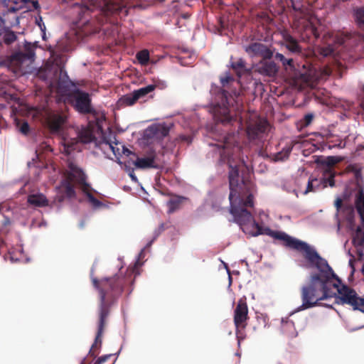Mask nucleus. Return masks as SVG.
<instances>
[{
  "mask_svg": "<svg viewBox=\"0 0 364 364\" xmlns=\"http://www.w3.org/2000/svg\"><path fill=\"white\" fill-rule=\"evenodd\" d=\"M305 259L314 265L318 272L311 273L309 282L301 289L302 304L297 311H302L318 305L320 301L336 296L333 287H338L334 279L341 283V279L334 273L328 262L322 258L310 245L303 250Z\"/></svg>",
  "mask_w": 364,
  "mask_h": 364,
  "instance_id": "f257e3e1",
  "label": "nucleus"
},
{
  "mask_svg": "<svg viewBox=\"0 0 364 364\" xmlns=\"http://www.w3.org/2000/svg\"><path fill=\"white\" fill-rule=\"evenodd\" d=\"M127 0H90L80 6V19L83 21L85 35L98 33L105 23L115 24L117 16H127Z\"/></svg>",
  "mask_w": 364,
  "mask_h": 364,
  "instance_id": "f03ea898",
  "label": "nucleus"
},
{
  "mask_svg": "<svg viewBox=\"0 0 364 364\" xmlns=\"http://www.w3.org/2000/svg\"><path fill=\"white\" fill-rule=\"evenodd\" d=\"M92 284L99 292L100 304L98 310V326L94 343L89 351V355L95 358L102 346V337L104 332L106 319L110 309L123 291L126 284V278L115 275L112 277H105L101 279H92Z\"/></svg>",
  "mask_w": 364,
  "mask_h": 364,
  "instance_id": "7ed1b4c3",
  "label": "nucleus"
},
{
  "mask_svg": "<svg viewBox=\"0 0 364 364\" xmlns=\"http://www.w3.org/2000/svg\"><path fill=\"white\" fill-rule=\"evenodd\" d=\"M230 203V213L233 215L235 221L240 226L242 231L249 234L250 232L248 230L247 225L249 224L254 227V217L251 212L247 210L249 208L254 207V200L252 194H249L246 199L239 198L238 203H236L232 200Z\"/></svg>",
  "mask_w": 364,
  "mask_h": 364,
  "instance_id": "20e7f679",
  "label": "nucleus"
},
{
  "mask_svg": "<svg viewBox=\"0 0 364 364\" xmlns=\"http://www.w3.org/2000/svg\"><path fill=\"white\" fill-rule=\"evenodd\" d=\"M35 50L34 45L26 42L23 48L13 52L6 58L5 63L14 73H22L34 61Z\"/></svg>",
  "mask_w": 364,
  "mask_h": 364,
  "instance_id": "39448f33",
  "label": "nucleus"
},
{
  "mask_svg": "<svg viewBox=\"0 0 364 364\" xmlns=\"http://www.w3.org/2000/svg\"><path fill=\"white\" fill-rule=\"evenodd\" d=\"M253 228H255L256 231H250L249 235L251 236L256 237L259 235H267L272 237L274 239L283 241L284 245L286 247L297 250L299 252H302L309 246V245L306 242L293 237L284 232L274 231L269 228L263 229L256 221H254Z\"/></svg>",
  "mask_w": 364,
  "mask_h": 364,
  "instance_id": "423d86ee",
  "label": "nucleus"
},
{
  "mask_svg": "<svg viewBox=\"0 0 364 364\" xmlns=\"http://www.w3.org/2000/svg\"><path fill=\"white\" fill-rule=\"evenodd\" d=\"M338 287H333L336 289L338 296H336V301L338 304L348 305L353 310H358L364 313V298L358 296L357 292L351 287L342 284L338 282Z\"/></svg>",
  "mask_w": 364,
  "mask_h": 364,
  "instance_id": "0eeeda50",
  "label": "nucleus"
},
{
  "mask_svg": "<svg viewBox=\"0 0 364 364\" xmlns=\"http://www.w3.org/2000/svg\"><path fill=\"white\" fill-rule=\"evenodd\" d=\"M355 205L360 221L353 233L352 243L357 249L358 257L361 258L364 250V193L362 191L357 195Z\"/></svg>",
  "mask_w": 364,
  "mask_h": 364,
  "instance_id": "6e6552de",
  "label": "nucleus"
},
{
  "mask_svg": "<svg viewBox=\"0 0 364 364\" xmlns=\"http://www.w3.org/2000/svg\"><path fill=\"white\" fill-rule=\"evenodd\" d=\"M230 94L224 89H220L217 97L220 100L213 106V112L217 122L222 124H228L233 120L230 114V102L228 97Z\"/></svg>",
  "mask_w": 364,
  "mask_h": 364,
  "instance_id": "1a4fd4ad",
  "label": "nucleus"
},
{
  "mask_svg": "<svg viewBox=\"0 0 364 364\" xmlns=\"http://www.w3.org/2000/svg\"><path fill=\"white\" fill-rule=\"evenodd\" d=\"M80 114H94L95 111L92 107V101L90 95L80 89H74V92L66 102Z\"/></svg>",
  "mask_w": 364,
  "mask_h": 364,
  "instance_id": "9d476101",
  "label": "nucleus"
},
{
  "mask_svg": "<svg viewBox=\"0 0 364 364\" xmlns=\"http://www.w3.org/2000/svg\"><path fill=\"white\" fill-rule=\"evenodd\" d=\"M277 60L280 61L287 71L289 70V78L295 86H301L303 83H308L310 81V75L307 72L300 73L295 70L294 60L292 58H286L282 53H277L274 55Z\"/></svg>",
  "mask_w": 364,
  "mask_h": 364,
  "instance_id": "9b49d317",
  "label": "nucleus"
},
{
  "mask_svg": "<svg viewBox=\"0 0 364 364\" xmlns=\"http://www.w3.org/2000/svg\"><path fill=\"white\" fill-rule=\"evenodd\" d=\"M248 318V307L246 299L242 298L237 301L234 310L233 317L234 324L236 328V335L239 341L240 339H243L242 334L247 325Z\"/></svg>",
  "mask_w": 364,
  "mask_h": 364,
  "instance_id": "f8f14e48",
  "label": "nucleus"
},
{
  "mask_svg": "<svg viewBox=\"0 0 364 364\" xmlns=\"http://www.w3.org/2000/svg\"><path fill=\"white\" fill-rule=\"evenodd\" d=\"M156 87V86L155 85H149L146 87L135 90L132 92L124 95L120 99V102L127 106H132L139 100L145 97L148 94L152 92Z\"/></svg>",
  "mask_w": 364,
  "mask_h": 364,
  "instance_id": "ddd939ff",
  "label": "nucleus"
},
{
  "mask_svg": "<svg viewBox=\"0 0 364 364\" xmlns=\"http://www.w3.org/2000/svg\"><path fill=\"white\" fill-rule=\"evenodd\" d=\"M269 123L266 120H259L255 123H250L247 127V134L250 140H261L267 133Z\"/></svg>",
  "mask_w": 364,
  "mask_h": 364,
  "instance_id": "4468645a",
  "label": "nucleus"
},
{
  "mask_svg": "<svg viewBox=\"0 0 364 364\" xmlns=\"http://www.w3.org/2000/svg\"><path fill=\"white\" fill-rule=\"evenodd\" d=\"M74 89H77L75 83L71 81L67 73H64L63 79H60L57 85V92L60 97V100L66 104V102L70 99V96L74 92ZM65 107V105H64Z\"/></svg>",
  "mask_w": 364,
  "mask_h": 364,
  "instance_id": "2eb2a0df",
  "label": "nucleus"
},
{
  "mask_svg": "<svg viewBox=\"0 0 364 364\" xmlns=\"http://www.w3.org/2000/svg\"><path fill=\"white\" fill-rule=\"evenodd\" d=\"M68 115L65 111L52 110L48 113L47 122L52 132H58L66 122Z\"/></svg>",
  "mask_w": 364,
  "mask_h": 364,
  "instance_id": "dca6fc26",
  "label": "nucleus"
},
{
  "mask_svg": "<svg viewBox=\"0 0 364 364\" xmlns=\"http://www.w3.org/2000/svg\"><path fill=\"white\" fill-rule=\"evenodd\" d=\"M299 32L303 39H311L312 37L317 39L320 36L316 25L310 18H304L299 22Z\"/></svg>",
  "mask_w": 364,
  "mask_h": 364,
  "instance_id": "f3484780",
  "label": "nucleus"
},
{
  "mask_svg": "<svg viewBox=\"0 0 364 364\" xmlns=\"http://www.w3.org/2000/svg\"><path fill=\"white\" fill-rule=\"evenodd\" d=\"M323 39L328 44L321 48L320 53L327 57L332 55L336 49V44L342 45L344 43V38L340 35H334L333 33H327L324 35Z\"/></svg>",
  "mask_w": 364,
  "mask_h": 364,
  "instance_id": "a211bd4d",
  "label": "nucleus"
},
{
  "mask_svg": "<svg viewBox=\"0 0 364 364\" xmlns=\"http://www.w3.org/2000/svg\"><path fill=\"white\" fill-rule=\"evenodd\" d=\"M245 51L251 56H259L265 60L272 58L273 53L267 46L260 43H252L245 48Z\"/></svg>",
  "mask_w": 364,
  "mask_h": 364,
  "instance_id": "6ab92c4d",
  "label": "nucleus"
},
{
  "mask_svg": "<svg viewBox=\"0 0 364 364\" xmlns=\"http://www.w3.org/2000/svg\"><path fill=\"white\" fill-rule=\"evenodd\" d=\"M229 186L230 195L229 200L232 202V198L237 194V188L240 185V174L237 166L229 165Z\"/></svg>",
  "mask_w": 364,
  "mask_h": 364,
  "instance_id": "aec40b11",
  "label": "nucleus"
},
{
  "mask_svg": "<svg viewBox=\"0 0 364 364\" xmlns=\"http://www.w3.org/2000/svg\"><path fill=\"white\" fill-rule=\"evenodd\" d=\"M170 129L168 126L161 124H156L149 126L146 130V135L149 138L162 139L169 134Z\"/></svg>",
  "mask_w": 364,
  "mask_h": 364,
  "instance_id": "412c9836",
  "label": "nucleus"
},
{
  "mask_svg": "<svg viewBox=\"0 0 364 364\" xmlns=\"http://www.w3.org/2000/svg\"><path fill=\"white\" fill-rule=\"evenodd\" d=\"M85 177H86V176L80 168L73 161L68 162L65 179L77 183L78 181L82 182Z\"/></svg>",
  "mask_w": 364,
  "mask_h": 364,
  "instance_id": "4be33fe9",
  "label": "nucleus"
},
{
  "mask_svg": "<svg viewBox=\"0 0 364 364\" xmlns=\"http://www.w3.org/2000/svg\"><path fill=\"white\" fill-rule=\"evenodd\" d=\"M135 166L138 168L145 169L149 168H157L155 164V156H150L145 158L137 157L136 159L133 162Z\"/></svg>",
  "mask_w": 364,
  "mask_h": 364,
  "instance_id": "5701e85b",
  "label": "nucleus"
},
{
  "mask_svg": "<svg viewBox=\"0 0 364 364\" xmlns=\"http://www.w3.org/2000/svg\"><path fill=\"white\" fill-rule=\"evenodd\" d=\"M27 202L34 207H46L48 205V200L43 193L29 195Z\"/></svg>",
  "mask_w": 364,
  "mask_h": 364,
  "instance_id": "b1692460",
  "label": "nucleus"
},
{
  "mask_svg": "<svg viewBox=\"0 0 364 364\" xmlns=\"http://www.w3.org/2000/svg\"><path fill=\"white\" fill-rule=\"evenodd\" d=\"M259 72L267 76H274L278 72V66L274 61H265L261 63Z\"/></svg>",
  "mask_w": 364,
  "mask_h": 364,
  "instance_id": "393cba45",
  "label": "nucleus"
},
{
  "mask_svg": "<svg viewBox=\"0 0 364 364\" xmlns=\"http://www.w3.org/2000/svg\"><path fill=\"white\" fill-rule=\"evenodd\" d=\"M284 41L286 44V48L292 53L299 54L302 51V48L299 44V42L296 39L292 37L290 35H287L284 36Z\"/></svg>",
  "mask_w": 364,
  "mask_h": 364,
  "instance_id": "a878e982",
  "label": "nucleus"
},
{
  "mask_svg": "<svg viewBox=\"0 0 364 364\" xmlns=\"http://www.w3.org/2000/svg\"><path fill=\"white\" fill-rule=\"evenodd\" d=\"M343 161V158L341 156H329L326 158L318 160V164L327 167L326 172L331 171V168L336 164Z\"/></svg>",
  "mask_w": 364,
  "mask_h": 364,
  "instance_id": "bb28decb",
  "label": "nucleus"
},
{
  "mask_svg": "<svg viewBox=\"0 0 364 364\" xmlns=\"http://www.w3.org/2000/svg\"><path fill=\"white\" fill-rule=\"evenodd\" d=\"M231 68L238 77L248 71L246 68L245 61L242 58L238 59L237 61H231Z\"/></svg>",
  "mask_w": 364,
  "mask_h": 364,
  "instance_id": "cd10ccee",
  "label": "nucleus"
},
{
  "mask_svg": "<svg viewBox=\"0 0 364 364\" xmlns=\"http://www.w3.org/2000/svg\"><path fill=\"white\" fill-rule=\"evenodd\" d=\"M73 181L65 179L62 181L61 186L63 188V193L68 198H74L75 196V191Z\"/></svg>",
  "mask_w": 364,
  "mask_h": 364,
  "instance_id": "c85d7f7f",
  "label": "nucleus"
},
{
  "mask_svg": "<svg viewBox=\"0 0 364 364\" xmlns=\"http://www.w3.org/2000/svg\"><path fill=\"white\" fill-rule=\"evenodd\" d=\"M354 17L358 27L364 31V7L354 9Z\"/></svg>",
  "mask_w": 364,
  "mask_h": 364,
  "instance_id": "c756f323",
  "label": "nucleus"
},
{
  "mask_svg": "<svg viewBox=\"0 0 364 364\" xmlns=\"http://www.w3.org/2000/svg\"><path fill=\"white\" fill-rule=\"evenodd\" d=\"M79 137L84 144L92 142L95 139L93 132L89 127L82 129L79 134Z\"/></svg>",
  "mask_w": 364,
  "mask_h": 364,
  "instance_id": "7c9ffc66",
  "label": "nucleus"
},
{
  "mask_svg": "<svg viewBox=\"0 0 364 364\" xmlns=\"http://www.w3.org/2000/svg\"><path fill=\"white\" fill-rule=\"evenodd\" d=\"M292 150V146H287L284 147L282 151L277 152L274 155V160L275 161H284L287 159Z\"/></svg>",
  "mask_w": 364,
  "mask_h": 364,
  "instance_id": "2f4dec72",
  "label": "nucleus"
},
{
  "mask_svg": "<svg viewBox=\"0 0 364 364\" xmlns=\"http://www.w3.org/2000/svg\"><path fill=\"white\" fill-rule=\"evenodd\" d=\"M1 35L3 36L2 39L4 43L6 45L13 43L17 38L16 34L9 29H5Z\"/></svg>",
  "mask_w": 364,
  "mask_h": 364,
  "instance_id": "473e14b6",
  "label": "nucleus"
},
{
  "mask_svg": "<svg viewBox=\"0 0 364 364\" xmlns=\"http://www.w3.org/2000/svg\"><path fill=\"white\" fill-rule=\"evenodd\" d=\"M343 213L345 214V217L346 220L350 223V225H354V217H355V210L354 208L349 205H344L343 208Z\"/></svg>",
  "mask_w": 364,
  "mask_h": 364,
  "instance_id": "72a5a7b5",
  "label": "nucleus"
},
{
  "mask_svg": "<svg viewBox=\"0 0 364 364\" xmlns=\"http://www.w3.org/2000/svg\"><path fill=\"white\" fill-rule=\"evenodd\" d=\"M136 59L142 65H146L149 62V53L147 50H142L136 53Z\"/></svg>",
  "mask_w": 364,
  "mask_h": 364,
  "instance_id": "f704fd0d",
  "label": "nucleus"
},
{
  "mask_svg": "<svg viewBox=\"0 0 364 364\" xmlns=\"http://www.w3.org/2000/svg\"><path fill=\"white\" fill-rule=\"evenodd\" d=\"M220 81L223 88H228L229 86L235 82L234 77L229 73H225L224 75L220 76Z\"/></svg>",
  "mask_w": 364,
  "mask_h": 364,
  "instance_id": "c9c22d12",
  "label": "nucleus"
},
{
  "mask_svg": "<svg viewBox=\"0 0 364 364\" xmlns=\"http://www.w3.org/2000/svg\"><path fill=\"white\" fill-rule=\"evenodd\" d=\"M314 118V115L312 113H308L305 114L304 117L299 121L301 127L304 128L310 125L313 122Z\"/></svg>",
  "mask_w": 364,
  "mask_h": 364,
  "instance_id": "e433bc0d",
  "label": "nucleus"
},
{
  "mask_svg": "<svg viewBox=\"0 0 364 364\" xmlns=\"http://www.w3.org/2000/svg\"><path fill=\"white\" fill-rule=\"evenodd\" d=\"M77 184L80 185L81 187L82 191L86 195L87 197V194L91 193V186L89 183L86 182V177L83 178V181H78Z\"/></svg>",
  "mask_w": 364,
  "mask_h": 364,
  "instance_id": "4c0bfd02",
  "label": "nucleus"
},
{
  "mask_svg": "<svg viewBox=\"0 0 364 364\" xmlns=\"http://www.w3.org/2000/svg\"><path fill=\"white\" fill-rule=\"evenodd\" d=\"M183 198H177L171 199L168 201V205L170 208V211L173 212L175 210L178 209L181 203Z\"/></svg>",
  "mask_w": 364,
  "mask_h": 364,
  "instance_id": "58836bf2",
  "label": "nucleus"
},
{
  "mask_svg": "<svg viewBox=\"0 0 364 364\" xmlns=\"http://www.w3.org/2000/svg\"><path fill=\"white\" fill-rule=\"evenodd\" d=\"M168 228V225L165 223H161L159 228H157V230H156L155 231V235L153 238V240H151L147 245H146V247H149L151 245V244L153 243V242L154 241V240H156V238L165 230Z\"/></svg>",
  "mask_w": 364,
  "mask_h": 364,
  "instance_id": "ea45409f",
  "label": "nucleus"
},
{
  "mask_svg": "<svg viewBox=\"0 0 364 364\" xmlns=\"http://www.w3.org/2000/svg\"><path fill=\"white\" fill-rule=\"evenodd\" d=\"M315 182H318V178L310 177L308 181L306 189L304 193H308L309 192L316 191L314 183Z\"/></svg>",
  "mask_w": 364,
  "mask_h": 364,
  "instance_id": "a19ab883",
  "label": "nucleus"
},
{
  "mask_svg": "<svg viewBox=\"0 0 364 364\" xmlns=\"http://www.w3.org/2000/svg\"><path fill=\"white\" fill-rule=\"evenodd\" d=\"M87 198L89 201L95 206L98 208L102 205V203L97 199L92 193L87 194Z\"/></svg>",
  "mask_w": 364,
  "mask_h": 364,
  "instance_id": "79ce46f5",
  "label": "nucleus"
},
{
  "mask_svg": "<svg viewBox=\"0 0 364 364\" xmlns=\"http://www.w3.org/2000/svg\"><path fill=\"white\" fill-rule=\"evenodd\" d=\"M326 174L328 175V178H324L326 179V186H327V183L331 187L335 186V181H334V176L335 174L332 173L331 171L326 172Z\"/></svg>",
  "mask_w": 364,
  "mask_h": 364,
  "instance_id": "37998d69",
  "label": "nucleus"
},
{
  "mask_svg": "<svg viewBox=\"0 0 364 364\" xmlns=\"http://www.w3.org/2000/svg\"><path fill=\"white\" fill-rule=\"evenodd\" d=\"M103 144H105L106 146H108L109 149L112 150L115 156H117L118 155L120 154L119 149L118 148L115 149L112 142L106 141L103 142Z\"/></svg>",
  "mask_w": 364,
  "mask_h": 364,
  "instance_id": "c03bdc74",
  "label": "nucleus"
},
{
  "mask_svg": "<svg viewBox=\"0 0 364 364\" xmlns=\"http://www.w3.org/2000/svg\"><path fill=\"white\" fill-rule=\"evenodd\" d=\"M315 190L317 191L320 188H323L326 187V179L323 178H321L320 179H318V182H315L314 183Z\"/></svg>",
  "mask_w": 364,
  "mask_h": 364,
  "instance_id": "a18cd8bd",
  "label": "nucleus"
},
{
  "mask_svg": "<svg viewBox=\"0 0 364 364\" xmlns=\"http://www.w3.org/2000/svg\"><path fill=\"white\" fill-rule=\"evenodd\" d=\"M112 357L111 354L105 355L103 356L100 357L95 364H105L109 359Z\"/></svg>",
  "mask_w": 364,
  "mask_h": 364,
  "instance_id": "49530a36",
  "label": "nucleus"
},
{
  "mask_svg": "<svg viewBox=\"0 0 364 364\" xmlns=\"http://www.w3.org/2000/svg\"><path fill=\"white\" fill-rule=\"evenodd\" d=\"M335 207L336 208L337 212H343V200L340 198H337L335 200Z\"/></svg>",
  "mask_w": 364,
  "mask_h": 364,
  "instance_id": "de8ad7c7",
  "label": "nucleus"
},
{
  "mask_svg": "<svg viewBox=\"0 0 364 364\" xmlns=\"http://www.w3.org/2000/svg\"><path fill=\"white\" fill-rule=\"evenodd\" d=\"M20 131L21 133L26 134L29 132V125L28 122H24L20 127Z\"/></svg>",
  "mask_w": 364,
  "mask_h": 364,
  "instance_id": "09e8293b",
  "label": "nucleus"
},
{
  "mask_svg": "<svg viewBox=\"0 0 364 364\" xmlns=\"http://www.w3.org/2000/svg\"><path fill=\"white\" fill-rule=\"evenodd\" d=\"M178 139H180L181 141H186L188 143L191 142V139L189 136L187 135H180L178 136Z\"/></svg>",
  "mask_w": 364,
  "mask_h": 364,
  "instance_id": "8fccbe9b",
  "label": "nucleus"
},
{
  "mask_svg": "<svg viewBox=\"0 0 364 364\" xmlns=\"http://www.w3.org/2000/svg\"><path fill=\"white\" fill-rule=\"evenodd\" d=\"M122 152L124 155H126L127 156H129V155L132 154L134 156H136V154L134 153H133L132 151H131L129 149H127V147L125 146H123V150H122Z\"/></svg>",
  "mask_w": 364,
  "mask_h": 364,
  "instance_id": "3c124183",
  "label": "nucleus"
},
{
  "mask_svg": "<svg viewBox=\"0 0 364 364\" xmlns=\"http://www.w3.org/2000/svg\"><path fill=\"white\" fill-rule=\"evenodd\" d=\"M33 6L36 9H37L40 7L39 4L37 1H33Z\"/></svg>",
  "mask_w": 364,
  "mask_h": 364,
  "instance_id": "603ef678",
  "label": "nucleus"
},
{
  "mask_svg": "<svg viewBox=\"0 0 364 364\" xmlns=\"http://www.w3.org/2000/svg\"><path fill=\"white\" fill-rule=\"evenodd\" d=\"M259 154L263 156V157H267V154H264V151H261Z\"/></svg>",
  "mask_w": 364,
  "mask_h": 364,
  "instance_id": "864d4df0",
  "label": "nucleus"
},
{
  "mask_svg": "<svg viewBox=\"0 0 364 364\" xmlns=\"http://www.w3.org/2000/svg\"><path fill=\"white\" fill-rule=\"evenodd\" d=\"M84 225H85V221L82 220V221L80 222V228H82L84 227Z\"/></svg>",
  "mask_w": 364,
  "mask_h": 364,
  "instance_id": "5fc2aeb1",
  "label": "nucleus"
},
{
  "mask_svg": "<svg viewBox=\"0 0 364 364\" xmlns=\"http://www.w3.org/2000/svg\"><path fill=\"white\" fill-rule=\"evenodd\" d=\"M130 176L132 177V178L133 180H134V181H136V178L134 175L130 174Z\"/></svg>",
  "mask_w": 364,
  "mask_h": 364,
  "instance_id": "6e6d98bb",
  "label": "nucleus"
},
{
  "mask_svg": "<svg viewBox=\"0 0 364 364\" xmlns=\"http://www.w3.org/2000/svg\"><path fill=\"white\" fill-rule=\"evenodd\" d=\"M227 146H228V144L226 142H225L223 149H227Z\"/></svg>",
  "mask_w": 364,
  "mask_h": 364,
  "instance_id": "4d7b16f0",
  "label": "nucleus"
},
{
  "mask_svg": "<svg viewBox=\"0 0 364 364\" xmlns=\"http://www.w3.org/2000/svg\"><path fill=\"white\" fill-rule=\"evenodd\" d=\"M60 74H62L63 73V68H60Z\"/></svg>",
  "mask_w": 364,
  "mask_h": 364,
  "instance_id": "13d9d810",
  "label": "nucleus"
}]
</instances>
